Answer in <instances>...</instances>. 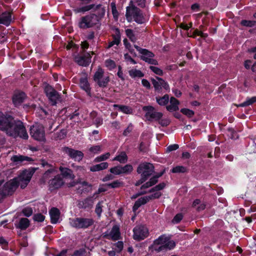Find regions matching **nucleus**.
Instances as JSON below:
<instances>
[{
	"label": "nucleus",
	"instance_id": "nucleus-1",
	"mask_svg": "<svg viewBox=\"0 0 256 256\" xmlns=\"http://www.w3.org/2000/svg\"><path fill=\"white\" fill-rule=\"evenodd\" d=\"M0 130L14 138L20 137L24 140L28 138L24 123L8 113H0Z\"/></svg>",
	"mask_w": 256,
	"mask_h": 256
},
{
	"label": "nucleus",
	"instance_id": "nucleus-2",
	"mask_svg": "<svg viewBox=\"0 0 256 256\" xmlns=\"http://www.w3.org/2000/svg\"><path fill=\"white\" fill-rule=\"evenodd\" d=\"M20 185L17 178L6 182L0 188V203L7 196H12Z\"/></svg>",
	"mask_w": 256,
	"mask_h": 256
},
{
	"label": "nucleus",
	"instance_id": "nucleus-3",
	"mask_svg": "<svg viewBox=\"0 0 256 256\" xmlns=\"http://www.w3.org/2000/svg\"><path fill=\"white\" fill-rule=\"evenodd\" d=\"M126 16L128 22L132 18L134 21L138 24H143L146 22L142 10L134 4L126 8Z\"/></svg>",
	"mask_w": 256,
	"mask_h": 256
},
{
	"label": "nucleus",
	"instance_id": "nucleus-4",
	"mask_svg": "<svg viewBox=\"0 0 256 256\" xmlns=\"http://www.w3.org/2000/svg\"><path fill=\"white\" fill-rule=\"evenodd\" d=\"M70 225L76 229H86L93 226L94 220L92 218L77 217L69 219Z\"/></svg>",
	"mask_w": 256,
	"mask_h": 256
},
{
	"label": "nucleus",
	"instance_id": "nucleus-5",
	"mask_svg": "<svg viewBox=\"0 0 256 256\" xmlns=\"http://www.w3.org/2000/svg\"><path fill=\"white\" fill-rule=\"evenodd\" d=\"M154 167L150 162H144L140 163L137 168L136 172L140 176L148 180L154 172Z\"/></svg>",
	"mask_w": 256,
	"mask_h": 256
},
{
	"label": "nucleus",
	"instance_id": "nucleus-6",
	"mask_svg": "<svg viewBox=\"0 0 256 256\" xmlns=\"http://www.w3.org/2000/svg\"><path fill=\"white\" fill-rule=\"evenodd\" d=\"M142 110L146 112L144 117L148 121L158 122L163 116L162 112L156 111L154 108L151 106H144Z\"/></svg>",
	"mask_w": 256,
	"mask_h": 256
},
{
	"label": "nucleus",
	"instance_id": "nucleus-7",
	"mask_svg": "<svg viewBox=\"0 0 256 256\" xmlns=\"http://www.w3.org/2000/svg\"><path fill=\"white\" fill-rule=\"evenodd\" d=\"M133 238L136 241H140L148 236V230L144 225H138L133 229Z\"/></svg>",
	"mask_w": 256,
	"mask_h": 256
},
{
	"label": "nucleus",
	"instance_id": "nucleus-8",
	"mask_svg": "<svg viewBox=\"0 0 256 256\" xmlns=\"http://www.w3.org/2000/svg\"><path fill=\"white\" fill-rule=\"evenodd\" d=\"M150 81L154 86L155 92H160L162 90V88H164L166 92H170V86L168 82L163 78L156 76V79L151 78Z\"/></svg>",
	"mask_w": 256,
	"mask_h": 256
},
{
	"label": "nucleus",
	"instance_id": "nucleus-9",
	"mask_svg": "<svg viewBox=\"0 0 256 256\" xmlns=\"http://www.w3.org/2000/svg\"><path fill=\"white\" fill-rule=\"evenodd\" d=\"M30 134L32 138L38 141L45 140V132L44 128L42 125L36 124L31 126Z\"/></svg>",
	"mask_w": 256,
	"mask_h": 256
},
{
	"label": "nucleus",
	"instance_id": "nucleus-10",
	"mask_svg": "<svg viewBox=\"0 0 256 256\" xmlns=\"http://www.w3.org/2000/svg\"><path fill=\"white\" fill-rule=\"evenodd\" d=\"M62 151L67 154L68 156L76 162H80L84 157V153L78 150H74L68 146H64L62 148Z\"/></svg>",
	"mask_w": 256,
	"mask_h": 256
},
{
	"label": "nucleus",
	"instance_id": "nucleus-11",
	"mask_svg": "<svg viewBox=\"0 0 256 256\" xmlns=\"http://www.w3.org/2000/svg\"><path fill=\"white\" fill-rule=\"evenodd\" d=\"M44 92L52 105H55L56 101L60 98L59 93L51 86L48 84L44 88Z\"/></svg>",
	"mask_w": 256,
	"mask_h": 256
},
{
	"label": "nucleus",
	"instance_id": "nucleus-12",
	"mask_svg": "<svg viewBox=\"0 0 256 256\" xmlns=\"http://www.w3.org/2000/svg\"><path fill=\"white\" fill-rule=\"evenodd\" d=\"M94 204V196H90L82 200H78L77 206L80 209H83L86 211H89L92 208Z\"/></svg>",
	"mask_w": 256,
	"mask_h": 256
},
{
	"label": "nucleus",
	"instance_id": "nucleus-13",
	"mask_svg": "<svg viewBox=\"0 0 256 256\" xmlns=\"http://www.w3.org/2000/svg\"><path fill=\"white\" fill-rule=\"evenodd\" d=\"M12 10H6L0 13V24L8 26L13 22L12 18Z\"/></svg>",
	"mask_w": 256,
	"mask_h": 256
},
{
	"label": "nucleus",
	"instance_id": "nucleus-14",
	"mask_svg": "<svg viewBox=\"0 0 256 256\" xmlns=\"http://www.w3.org/2000/svg\"><path fill=\"white\" fill-rule=\"evenodd\" d=\"M49 189L51 190L60 188L64 184V182L60 174H57L48 182Z\"/></svg>",
	"mask_w": 256,
	"mask_h": 256
},
{
	"label": "nucleus",
	"instance_id": "nucleus-15",
	"mask_svg": "<svg viewBox=\"0 0 256 256\" xmlns=\"http://www.w3.org/2000/svg\"><path fill=\"white\" fill-rule=\"evenodd\" d=\"M26 95L23 92H15L12 97V103L16 107H18L26 98Z\"/></svg>",
	"mask_w": 256,
	"mask_h": 256
},
{
	"label": "nucleus",
	"instance_id": "nucleus-16",
	"mask_svg": "<svg viewBox=\"0 0 256 256\" xmlns=\"http://www.w3.org/2000/svg\"><path fill=\"white\" fill-rule=\"evenodd\" d=\"M91 56L88 53L82 56H76L74 58V61L79 66H88L91 62Z\"/></svg>",
	"mask_w": 256,
	"mask_h": 256
},
{
	"label": "nucleus",
	"instance_id": "nucleus-17",
	"mask_svg": "<svg viewBox=\"0 0 256 256\" xmlns=\"http://www.w3.org/2000/svg\"><path fill=\"white\" fill-rule=\"evenodd\" d=\"M11 160L16 164H25L28 162H33L34 160L26 156L14 155L11 158Z\"/></svg>",
	"mask_w": 256,
	"mask_h": 256
},
{
	"label": "nucleus",
	"instance_id": "nucleus-18",
	"mask_svg": "<svg viewBox=\"0 0 256 256\" xmlns=\"http://www.w3.org/2000/svg\"><path fill=\"white\" fill-rule=\"evenodd\" d=\"M80 86L82 90L86 92L88 96H91V88L86 76L80 78Z\"/></svg>",
	"mask_w": 256,
	"mask_h": 256
},
{
	"label": "nucleus",
	"instance_id": "nucleus-19",
	"mask_svg": "<svg viewBox=\"0 0 256 256\" xmlns=\"http://www.w3.org/2000/svg\"><path fill=\"white\" fill-rule=\"evenodd\" d=\"M134 48L141 54V56H140L141 60H142V58H144L143 56H144V58H154L155 56V54L152 52L148 49L142 48L136 44H134Z\"/></svg>",
	"mask_w": 256,
	"mask_h": 256
},
{
	"label": "nucleus",
	"instance_id": "nucleus-20",
	"mask_svg": "<svg viewBox=\"0 0 256 256\" xmlns=\"http://www.w3.org/2000/svg\"><path fill=\"white\" fill-rule=\"evenodd\" d=\"M50 222L52 224H57L60 216V211L56 208H52L50 210Z\"/></svg>",
	"mask_w": 256,
	"mask_h": 256
},
{
	"label": "nucleus",
	"instance_id": "nucleus-21",
	"mask_svg": "<svg viewBox=\"0 0 256 256\" xmlns=\"http://www.w3.org/2000/svg\"><path fill=\"white\" fill-rule=\"evenodd\" d=\"M170 238V236H167L166 234H162L154 241L153 244L149 246V248L150 249V248H152L154 246L165 244L166 242Z\"/></svg>",
	"mask_w": 256,
	"mask_h": 256
},
{
	"label": "nucleus",
	"instance_id": "nucleus-22",
	"mask_svg": "<svg viewBox=\"0 0 256 256\" xmlns=\"http://www.w3.org/2000/svg\"><path fill=\"white\" fill-rule=\"evenodd\" d=\"M110 238L113 241H116L121 238L120 228L116 225L112 226L110 232Z\"/></svg>",
	"mask_w": 256,
	"mask_h": 256
},
{
	"label": "nucleus",
	"instance_id": "nucleus-23",
	"mask_svg": "<svg viewBox=\"0 0 256 256\" xmlns=\"http://www.w3.org/2000/svg\"><path fill=\"white\" fill-rule=\"evenodd\" d=\"M30 225V221L26 218H20L18 224H15L16 228L21 230H26Z\"/></svg>",
	"mask_w": 256,
	"mask_h": 256
},
{
	"label": "nucleus",
	"instance_id": "nucleus-24",
	"mask_svg": "<svg viewBox=\"0 0 256 256\" xmlns=\"http://www.w3.org/2000/svg\"><path fill=\"white\" fill-rule=\"evenodd\" d=\"M148 200L146 196L141 197L136 200L132 206V211L135 212L138 208L142 205L145 204L148 202Z\"/></svg>",
	"mask_w": 256,
	"mask_h": 256
},
{
	"label": "nucleus",
	"instance_id": "nucleus-25",
	"mask_svg": "<svg viewBox=\"0 0 256 256\" xmlns=\"http://www.w3.org/2000/svg\"><path fill=\"white\" fill-rule=\"evenodd\" d=\"M170 104L166 106V109L170 112H176L178 110V105L180 104L179 101L175 98L172 96L170 99Z\"/></svg>",
	"mask_w": 256,
	"mask_h": 256
},
{
	"label": "nucleus",
	"instance_id": "nucleus-26",
	"mask_svg": "<svg viewBox=\"0 0 256 256\" xmlns=\"http://www.w3.org/2000/svg\"><path fill=\"white\" fill-rule=\"evenodd\" d=\"M59 170L61 172V174L64 178H69L70 179H74V176L73 174L72 170L68 168H64L60 166Z\"/></svg>",
	"mask_w": 256,
	"mask_h": 256
},
{
	"label": "nucleus",
	"instance_id": "nucleus-27",
	"mask_svg": "<svg viewBox=\"0 0 256 256\" xmlns=\"http://www.w3.org/2000/svg\"><path fill=\"white\" fill-rule=\"evenodd\" d=\"M112 40L114 45L118 46L121 42V34L118 28H115V34H112Z\"/></svg>",
	"mask_w": 256,
	"mask_h": 256
},
{
	"label": "nucleus",
	"instance_id": "nucleus-28",
	"mask_svg": "<svg viewBox=\"0 0 256 256\" xmlns=\"http://www.w3.org/2000/svg\"><path fill=\"white\" fill-rule=\"evenodd\" d=\"M32 174L30 172H28L27 170H25L19 175L18 178L20 181H24L28 183L32 178Z\"/></svg>",
	"mask_w": 256,
	"mask_h": 256
},
{
	"label": "nucleus",
	"instance_id": "nucleus-29",
	"mask_svg": "<svg viewBox=\"0 0 256 256\" xmlns=\"http://www.w3.org/2000/svg\"><path fill=\"white\" fill-rule=\"evenodd\" d=\"M108 166V164L107 162H103L90 166V170L92 172H98L107 168Z\"/></svg>",
	"mask_w": 256,
	"mask_h": 256
},
{
	"label": "nucleus",
	"instance_id": "nucleus-30",
	"mask_svg": "<svg viewBox=\"0 0 256 256\" xmlns=\"http://www.w3.org/2000/svg\"><path fill=\"white\" fill-rule=\"evenodd\" d=\"M113 107L116 108H118L119 111L126 114H130L132 113L131 108L127 106L114 104L113 105Z\"/></svg>",
	"mask_w": 256,
	"mask_h": 256
},
{
	"label": "nucleus",
	"instance_id": "nucleus-31",
	"mask_svg": "<svg viewBox=\"0 0 256 256\" xmlns=\"http://www.w3.org/2000/svg\"><path fill=\"white\" fill-rule=\"evenodd\" d=\"M124 44V46L125 48L128 50L129 52L132 54L134 56H136V54L135 52V50L134 48V46H133L128 41L127 38H125L123 40Z\"/></svg>",
	"mask_w": 256,
	"mask_h": 256
},
{
	"label": "nucleus",
	"instance_id": "nucleus-32",
	"mask_svg": "<svg viewBox=\"0 0 256 256\" xmlns=\"http://www.w3.org/2000/svg\"><path fill=\"white\" fill-rule=\"evenodd\" d=\"M104 70L102 68L99 67L94 75V80L96 82L100 79L104 77Z\"/></svg>",
	"mask_w": 256,
	"mask_h": 256
},
{
	"label": "nucleus",
	"instance_id": "nucleus-33",
	"mask_svg": "<svg viewBox=\"0 0 256 256\" xmlns=\"http://www.w3.org/2000/svg\"><path fill=\"white\" fill-rule=\"evenodd\" d=\"M56 172V171H54V169L52 168L46 170L43 174L40 180L44 183L46 182L51 177L52 174Z\"/></svg>",
	"mask_w": 256,
	"mask_h": 256
},
{
	"label": "nucleus",
	"instance_id": "nucleus-34",
	"mask_svg": "<svg viewBox=\"0 0 256 256\" xmlns=\"http://www.w3.org/2000/svg\"><path fill=\"white\" fill-rule=\"evenodd\" d=\"M158 182V180H155V178L152 176L150 179V180L148 182L142 184L140 186V189L142 190L144 189L148 188L150 187L154 186Z\"/></svg>",
	"mask_w": 256,
	"mask_h": 256
},
{
	"label": "nucleus",
	"instance_id": "nucleus-35",
	"mask_svg": "<svg viewBox=\"0 0 256 256\" xmlns=\"http://www.w3.org/2000/svg\"><path fill=\"white\" fill-rule=\"evenodd\" d=\"M188 168L184 166H177L174 167L170 170V171L172 173H187L188 172Z\"/></svg>",
	"mask_w": 256,
	"mask_h": 256
},
{
	"label": "nucleus",
	"instance_id": "nucleus-36",
	"mask_svg": "<svg viewBox=\"0 0 256 256\" xmlns=\"http://www.w3.org/2000/svg\"><path fill=\"white\" fill-rule=\"evenodd\" d=\"M256 102V96H252V98H247L246 100L239 104L238 106L240 107H246L250 105H252L253 104Z\"/></svg>",
	"mask_w": 256,
	"mask_h": 256
},
{
	"label": "nucleus",
	"instance_id": "nucleus-37",
	"mask_svg": "<svg viewBox=\"0 0 256 256\" xmlns=\"http://www.w3.org/2000/svg\"><path fill=\"white\" fill-rule=\"evenodd\" d=\"M126 34L130 40L134 43L137 40V38L134 34V30L130 28H128L125 30Z\"/></svg>",
	"mask_w": 256,
	"mask_h": 256
},
{
	"label": "nucleus",
	"instance_id": "nucleus-38",
	"mask_svg": "<svg viewBox=\"0 0 256 256\" xmlns=\"http://www.w3.org/2000/svg\"><path fill=\"white\" fill-rule=\"evenodd\" d=\"M129 75L132 78L136 77L142 78L144 76V74L139 70L132 69L128 71Z\"/></svg>",
	"mask_w": 256,
	"mask_h": 256
},
{
	"label": "nucleus",
	"instance_id": "nucleus-39",
	"mask_svg": "<svg viewBox=\"0 0 256 256\" xmlns=\"http://www.w3.org/2000/svg\"><path fill=\"white\" fill-rule=\"evenodd\" d=\"M156 100L160 106H165L168 102L169 96L166 94L162 97H156Z\"/></svg>",
	"mask_w": 256,
	"mask_h": 256
},
{
	"label": "nucleus",
	"instance_id": "nucleus-40",
	"mask_svg": "<svg viewBox=\"0 0 256 256\" xmlns=\"http://www.w3.org/2000/svg\"><path fill=\"white\" fill-rule=\"evenodd\" d=\"M110 81V78L108 76L104 77L102 79H100V80L97 82L96 83L98 84L99 87L105 88L108 86V85Z\"/></svg>",
	"mask_w": 256,
	"mask_h": 256
},
{
	"label": "nucleus",
	"instance_id": "nucleus-41",
	"mask_svg": "<svg viewBox=\"0 0 256 256\" xmlns=\"http://www.w3.org/2000/svg\"><path fill=\"white\" fill-rule=\"evenodd\" d=\"M113 160L118 161L120 163L124 164L126 163L128 160V156L126 152H122L120 154L116 156Z\"/></svg>",
	"mask_w": 256,
	"mask_h": 256
},
{
	"label": "nucleus",
	"instance_id": "nucleus-42",
	"mask_svg": "<svg viewBox=\"0 0 256 256\" xmlns=\"http://www.w3.org/2000/svg\"><path fill=\"white\" fill-rule=\"evenodd\" d=\"M110 6H111V8H112V13L113 18L115 20H118L119 16H120V14L116 9V4L115 2H111Z\"/></svg>",
	"mask_w": 256,
	"mask_h": 256
},
{
	"label": "nucleus",
	"instance_id": "nucleus-43",
	"mask_svg": "<svg viewBox=\"0 0 256 256\" xmlns=\"http://www.w3.org/2000/svg\"><path fill=\"white\" fill-rule=\"evenodd\" d=\"M40 165L45 170L52 168L54 169V171H56L55 166H54L52 164L48 163V162L44 159H42L40 160Z\"/></svg>",
	"mask_w": 256,
	"mask_h": 256
},
{
	"label": "nucleus",
	"instance_id": "nucleus-44",
	"mask_svg": "<svg viewBox=\"0 0 256 256\" xmlns=\"http://www.w3.org/2000/svg\"><path fill=\"white\" fill-rule=\"evenodd\" d=\"M120 170L122 172V174H128L131 173V172L133 170L132 166L130 164H127L125 165L124 166H120Z\"/></svg>",
	"mask_w": 256,
	"mask_h": 256
},
{
	"label": "nucleus",
	"instance_id": "nucleus-45",
	"mask_svg": "<svg viewBox=\"0 0 256 256\" xmlns=\"http://www.w3.org/2000/svg\"><path fill=\"white\" fill-rule=\"evenodd\" d=\"M110 155V153L108 152L104 154L96 157L94 160V162H99L106 160L109 158Z\"/></svg>",
	"mask_w": 256,
	"mask_h": 256
},
{
	"label": "nucleus",
	"instance_id": "nucleus-46",
	"mask_svg": "<svg viewBox=\"0 0 256 256\" xmlns=\"http://www.w3.org/2000/svg\"><path fill=\"white\" fill-rule=\"evenodd\" d=\"M176 246V244L175 242L173 240H170V239L168 240L165 244H164L166 250H172L175 248Z\"/></svg>",
	"mask_w": 256,
	"mask_h": 256
},
{
	"label": "nucleus",
	"instance_id": "nucleus-47",
	"mask_svg": "<svg viewBox=\"0 0 256 256\" xmlns=\"http://www.w3.org/2000/svg\"><path fill=\"white\" fill-rule=\"evenodd\" d=\"M240 24L243 26L251 28L256 25V21L244 20L241 21Z\"/></svg>",
	"mask_w": 256,
	"mask_h": 256
},
{
	"label": "nucleus",
	"instance_id": "nucleus-48",
	"mask_svg": "<svg viewBox=\"0 0 256 256\" xmlns=\"http://www.w3.org/2000/svg\"><path fill=\"white\" fill-rule=\"evenodd\" d=\"M165 186L166 184L164 182H161L150 189L148 190V192H154L162 190L165 188Z\"/></svg>",
	"mask_w": 256,
	"mask_h": 256
},
{
	"label": "nucleus",
	"instance_id": "nucleus-49",
	"mask_svg": "<svg viewBox=\"0 0 256 256\" xmlns=\"http://www.w3.org/2000/svg\"><path fill=\"white\" fill-rule=\"evenodd\" d=\"M106 185L110 188H116L122 186L123 182L119 180H116L111 183L107 184Z\"/></svg>",
	"mask_w": 256,
	"mask_h": 256
},
{
	"label": "nucleus",
	"instance_id": "nucleus-50",
	"mask_svg": "<svg viewBox=\"0 0 256 256\" xmlns=\"http://www.w3.org/2000/svg\"><path fill=\"white\" fill-rule=\"evenodd\" d=\"M180 112L190 118H192L194 114V112L193 110L186 108H182Z\"/></svg>",
	"mask_w": 256,
	"mask_h": 256
},
{
	"label": "nucleus",
	"instance_id": "nucleus-51",
	"mask_svg": "<svg viewBox=\"0 0 256 256\" xmlns=\"http://www.w3.org/2000/svg\"><path fill=\"white\" fill-rule=\"evenodd\" d=\"M227 130L230 132L229 136L231 139L236 140L238 138V135L232 128H229Z\"/></svg>",
	"mask_w": 256,
	"mask_h": 256
},
{
	"label": "nucleus",
	"instance_id": "nucleus-52",
	"mask_svg": "<svg viewBox=\"0 0 256 256\" xmlns=\"http://www.w3.org/2000/svg\"><path fill=\"white\" fill-rule=\"evenodd\" d=\"M106 66L110 70H112L116 67V64L114 60L111 59L106 60L105 62Z\"/></svg>",
	"mask_w": 256,
	"mask_h": 256
},
{
	"label": "nucleus",
	"instance_id": "nucleus-53",
	"mask_svg": "<svg viewBox=\"0 0 256 256\" xmlns=\"http://www.w3.org/2000/svg\"><path fill=\"white\" fill-rule=\"evenodd\" d=\"M150 69L157 75L162 76L164 74L163 70L158 67L150 66Z\"/></svg>",
	"mask_w": 256,
	"mask_h": 256
},
{
	"label": "nucleus",
	"instance_id": "nucleus-54",
	"mask_svg": "<svg viewBox=\"0 0 256 256\" xmlns=\"http://www.w3.org/2000/svg\"><path fill=\"white\" fill-rule=\"evenodd\" d=\"M45 218V216L40 213L34 214L33 216V220L38 222H42Z\"/></svg>",
	"mask_w": 256,
	"mask_h": 256
},
{
	"label": "nucleus",
	"instance_id": "nucleus-55",
	"mask_svg": "<svg viewBox=\"0 0 256 256\" xmlns=\"http://www.w3.org/2000/svg\"><path fill=\"white\" fill-rule=\"evenodd\" d=\"M110 172L116 175H119L122 174V172L120 170V166L118 165L113 168H112L110 170Z\"/></svg>",
	"mask_w": 256,
	"mask_h": 256
},
{
	"label": "nucleus",
	"instance_id": "nucleus-56",
	"mask_svg": "<svg viewBox=\"0 0 256 256\" xmlns=\"http://www.w3.org/2000/svg\"><path fill=\"white\" fill-rule=\"evenodd\" d=\"M142 60L147 62L148 64L153 65H158V63L157 60L154 59L153 58H143Z\"/></svg>",
	"mask_w": 256,
	"mask_h": 256
},
{
	"label": "nucleus",
	"instance_id": "nucleus-57",
	"mask_svg": "<svg viewBox=\"0 0 256 256\" xmlns=\"http://www.w3.org/2000/svg\"><path fill=\"white\" fill-rule=\"evenodd\" d=\"M86 253V250L84 248H82L74 250L72 256H84Z\"/></svg>",
	"mask_w": 256,
	"mask_h": 256
},
{
	"label": "nucleus",
	"instance_id": "nucleus-58",
	"mask_svg": "<svg viewBox=\"0 0 256 256\" xmlns=\"http://www.w3.org/2000/svg\"><path fill=\"white\" fill-rule=\"evenodd\" d=\"M102 202H99L96 205V209H95V212L98 215V216H100L101 215V214L102 212Z\"/></svg>",
	"mask_w": 256,
	"mask_h": 256
},
{
	"label": "nucleus",
	"instance_id": "nucleus-59",
	"mask_svg": "<svg viewBox=\"0 0 256 256\" xmlns=\"http://www.w3.org/2000/svg\"><path fill=\"white\" fill-rule=\"evenodd\" d=\"M89 151L94 154H98L101 152V146H94L89 148Z\"/></svg>",
	"mask_w": 256,
	"mask_h": 256
},
{
	"label": "nucleus",
	"instance_id": "nucleus-60",
	"mask_svg": "<svg viewBox=\"0 0 256 256\" xmlns=\"http://www.w3.org/2000/svg\"><path fill=\"white\" fill-rule=\"evenodd\" d=\"M134 126L132 123H130L128 127L124 130L122 134L124 136H128L132 130Z\"/></svg>",
	"mask_w": 256,
	"mask_h": 256
},
{
	"label": "nucleus",
	"instance_id": "nucleus-61",
	"mask_svg": "<svg viewBox=\"0 0 256 256\" xmlns=\"http://www.w3.org/2000/svg\"><path fill=\"white\" fill-rule=\"evenodd\" d=\"M138 150L140 152L144 154L148 152V148L145 143L142 142L140 144Z\"/></svg>",
	"mask_w": 256,
	"mask_h": 256
},
{
	"label": "nucleus",
	"instance_id": "nucleus-62",
	"mask_svg": "<svg viewBox=\"0 0 256 256\" xmlns=\"http://www.w3.org/2000/svg\"><path fill=\"white\" fill-rule=\"evenodd\" d=\"M183 218V214L182 213L176 214L172 220V222L174 224L179 223Z\"/></svg>",
	"mask_w": 256,
	"mask_h": 256
},
{
	"label": "nucleus",
	"instance_id": "nucleus-63",
	"mask_svg": "<svg viewBox=\"0 0 256 256\" xmlns=\"http://www.w3.org/2000/svg\"><path fill=\"white\" fill-rule=\"evenodd\" d=\"M92 124H94L96 128L101 126L103 123V120L101 117L97 116L94 120L92 122Z\"/></svg>",
	"mask_w": 256,
	"mask_h": 256
},
{
	"label": "nucleus",
	"instance_id": "nucleus-64",
	"mask_svg": "<svg viewBox=\"0 0 256 256\" xmlns=\"http://www.w3.org/2000/svg\"><path fill=\"white\" fill-rule=\"evenodd\" d=\"M22 212L24 216L29 217L32 214V210L31 208H26L22 210Z\"/></svg>",
	"mask_w": 256,
	"mask_h": 256
}]
</instances>
